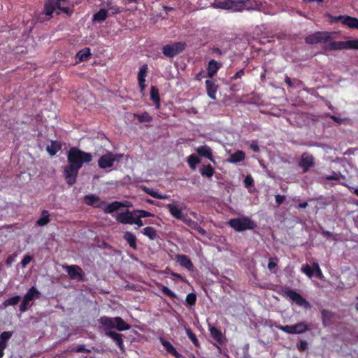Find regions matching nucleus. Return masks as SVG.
<instances>
[{
    "label": "nucleus",
    "mask_w": 358,
    "mask_h": 358,
    "mask_svg": "<svg viewBox=\"0 0 358 358\" xmlns=\"http://www.w3.org/2000/svg\"><path fill=\"white\" fill-rule=\"evenodd\" d=\"M305 41L308 44H317L323 43L324 44V49L325 50H341V49L331 48V44L334 43H344V41H334L331 39V34L327 31H317L310 34L305 38Z\"/></svg>",
    "instance_id": "nucleus-1"
},
{
    "label": "nucleus",
    "mask_w": 358,
    "mask_h": 358,
    "mask_svg": "<svg viewBox=\"0 0 358 358\" xmlns=\"http://www.w3.org/2000/svg\"><path fill=\"white\" fill-rule=\"evenodd\" d=\"M92 155L90 152L81 150L77 147H72L67 152L68 163L81 169L84 163H90Z\"/></svg>",
    "instance_id": "nucleus-2"
},
{
    "label": "nucleus",
    "mask_w": 358,
    "mask_h": 358,
    "mask_svg": "<svg viewBox=\"0 0 358 358\" xmlns=\"http://www.w3.org/2000/svg\"><path fill=\"white\" fill-rule=\"evenodd\" d=\"M228 225L239 232L245 230H252L257 227V224L248 217L231 219L228 222Z\"/></svg>",
    "instance_id": "nucleus-3"
},
{
    "label": "nucleus",
    "mask_w": 358,
    "mask_h": 358,
    "mask_svg": "<svg viewBox=\"0 0 358 358\" xmlns=\"http://www.w3.org/2000/svg\"><path fill=\"white\" fill-rule=\"evenodd\" d=\"M187 47L185 42H175L173 44H167L163 46L162 53L169 58H173L181 53Z\"/></svg>",
    "instance_id": "nucleus-4"
},
{
    "label": "nucleus",
    "mask_w": 358,
    "mask_h": 358,
    "mask_svg": "<svg viewBox=\"0 0 358 358\" xmlns=\"http://www.w3.org/2000/svg\"><path fill=\"white\" fill-rule=\"evenodd\" d=\"M275 328L287 334H303L309 330L308 325L305 322L296 323L294 325L282 326L281 324L275 325Z\"/></svg>",
    "instance_id": "nucleus-5"
},
{
    "label": "nucleus",
    "mask_w": 358,
    "mask_h": 358,
    "mask_svg": "<svg viewBox=\"0 0 358 358\" xmlns=\"http://www.w3.org/2000/svg\"><path fill=\"white\" fill-rule=\"evenodd\" d=\"M283 295L288 297L291 301L294 302L297 306L305 308H310V304L300 294L296 291L287 288L282 291Z\"/></svg>",
    "instance_id": "nucleus-6"
},
{
    "label": "nucleus",
    "mask_w": 358,
    "mask_h": 358,
    "mask_svg": "<svg viewBox=\"0 0 358 358\" xmlns=\"http://www.w3.org/2000/svg\"><path fill=\"white\" fill-rule=\"evenodd\" d=\"M170 214L176 219L182 220L184 218L182 210L186 209V206L178 201H173L166 206Z\"/></svg>",
    "instance_id": "nucleus-7"
},
{
    "label": "nucleus",
    "mask_w": 358,
    "mask_h": 358,
    "mask_svg": "<svg viewBox=\"0 0 358 358\" xmlns=\"http://www.w3.org/2000/svg\"><path fill=\"white\" fill-rule=\"evenodd\" d=\"M80 169L78 167L69 163L64 167V178L69 185L71 186L76 183Z\"/></svg>",
    "instance_id": "nucleus-8"
},
{
    "label": "nucleus",
    "mask_w": 358,
    "mask_h": 358,
    "mask_svg": "<svg viewBox=\"0 0 358 358\" xmlns=\"http://www.w3.org/2000/svg\"><path fill=\"white\" fill-rule=\"evenodd\" d=\"M242 7L247 10L264 11L266 2L261 0H242Z\"/></svg>",
    "instance_id": "nucleus-9"
},
{
    "label": "nucleus",
    "mask_w": 358,
    "mask_h": 358,
    "mask_svg": "<svg viewBox=\"0 0 358 358\" xmlns=\"http://www.w3.org/2000/svg\"><path fill=\"white\" fill-rule=\"evenodd\" d=\"M65 268L71 279H78L80 281L84 280L85 273H83L82 268L79 266H66Z\"/></svg>",
    "instance_id": "nucleus-10"
},
{
    "label": "nucleus",
    "mask_w": 358,
    "mask_h": 358,
    "mask_svg": "<svg viewBox=\"0 0 358 358\" xmlns=\"http://www.w3.org/2000/svg\"><path fill=\"white\" fill-rule=\"evenodd\" d=\"M117 158L115 155L111 152H108L106 155H102L98 160V166L101 169L110 168L113 166L114 162Z\"/></svg>",
    "instance_id": "nucleus-11"
},
{
    "label": "nucleus",
    "mask_w": 358,
    "mask_h": 358,
    "mask_svg": "<svg viewBox=\"0 0 358 358\" xmlns=\"http://www.w3.org/2000/svg\"><path fill=\"white\" fill-rule=\"evenodd\" d=\"M135 215L134 210L130 211L127 209L124 212L117 213L116 220L121 224H133Z\"/></svg>",
    "instance_id": "nucleus-12"
},
{
    "label": "nucleus",
    "mask_w": 358,
    "mask_h": 358,
    "mask_svg": "<svg viewBox=\"0 0 358 358\" xmlns=\"http://www.w3.org/2000/svg\"><path fill=\"white\" fill-rule=\"evenodd\" d=\"M207 95L212 100H216V94L219 89V85L216 84V81L212 78L208 79L205 82Z\"/></svg>",
    "instance_id": "nucleus-13"
},
{
    "label": "nucleus",
    "mask_w": 358,
    "mask_h": 358,
    "mask_svg": "<svg viewBox=\"0 0 358 358\" xmlns=\"http://www.w3.org/2000/svg\"><path fill=\"white\" fill-rule=\"evenodd\" d=\"M333 49L358 50V39L348 40L344 43H334L331 44Z\"/></svg>",
    "instance_id": "nucleus-14"
},
{
    "label": "nucleus",
    "mask_w": 358,
    "mask_h": 358,
    "mask_svg": "<svg viewBox=\"0 0 358 358\" xmlns=\"http://www.w3.org/2000/svg\"><path fill=\"white\" fill-rule=\"evenodd\" d=\"M299 166L303 169L304 173L307 172L309 169L314 165V157L308 153H303L299 163Z\"/></svg>",
    "instance_id": "nucleus-15"
},
{
    "label": "nucleus",
    "mask_w": 358,
    "mask_h": 358,
    "mask_svg": "<svg viewBox=\"0 0 358 358\" xmlns=\"http://www.w3.org/2000/svg\"><path fill=\"white\" fill-rule=\"evenodd\" d=\"M222 67V63L218 62L215 59H211L208 62L206 68L207 73L206 77L212 78L216 75L220 69Z\"/></svg>",
    "instance_id": "nucleus-16"
},
{
    "label": "nucleus",
    "mask_w": 358,
    "mask_h": 358,
    "mask_svg": "<svg viewBox=\"0 0 358 358\" xmlns=\"http://www.w3.org/2000/svg\"><path fill=\"white\" fill-rule=\"evenodd\" d=\"M208 330L211 337L220 345L224 343V336L220 329L214 327L213 325L208 324Z\"/></svg>",
    "instance_id": "nucleus-17"
},
{
    "label": "nucleus",
    "mask_w": 358,
    "mask_h": 358,
    "mask_svg": "<svg viewBox=\"0 0 358 358\" xmlns=\"http://www.w3.org/2000/svg\"><path fill=\"white\" fill-rule=\"evenodd\" d=\"M102 208H101L104 211L105 213L110 214L115 211L119 210L121 207H124V205L120 201H113L111 203L108 204L106 201H102Z\"/></svg>",
    "instance_id": "nucleus-18"
},
{
    "label": "nucleus",
    "mask_w": 358,
    "mask_h": 358,
    "mask_svg": "<svg viewBox=\"0 0 358 358\" xmlns=\"http://www.w3.org/2000/svg\"><path fill=\"white\" fill-rule=\"evenodd\" d=\"M85 203L90 206H93L97 208H102V201L100 198L95 194H88L84 196Z\"/></svg>",
    "instance_id": "nucleus-19"
},
{
    "label": "nucleus",
    "mask_w": 358,
    "mask_h": 358,
    "mask_svg": "<svg viewBox=\"0 0 358 358\" xmlns=\"http://www.w3.org/2000/svg\"><path fill=\"white\" fill-rule=\"evenodd\" d=\"M338 19L341 20V24L347 26L350 29H358V19L354 17H351L349 15H341L338 17Z\"/></svg>",
    "instance_id": "nucleus-20"
},
{
    "label": "nucleus",
    "mask_w": 358,
    "mask_h": 358,
    "mask_svg": "<svg viewBox=\"0 0 358 358\" xmlns=\"http://www.w3.org/2000/svg\"><path fill=\"white\" fill-rule=\"evenodd\" d=\"M181 221L191 229L196 230L199 234L205 235L206 234V230L203 229L196 221L186 217H184L183 220Z\"/></svg>",
    "instance_id": "nucleus-21"
},
{
    "label": "nucleus",
    "mask_w": 358,
    "mask_h": 358,
    "mask_svg": "<svg viewBox=\"0 0 358 358\" xmlns=\"http://www.w3.org/2000/svg\"><path fill=\"white\" fill-rule=\"evenodd\" d=\"M176 259L177 262L180 264V265L188 271H192L194 268V265L189 258L185 255H177L176 256Z\"/></svg>",
    "instance_id": "nucleus-22"
},
{
    "label": "nucleus",
    "mask_w": 358,
    "mask_h": 358,
    "mask_svg": "<svg viewBox=\"0 0 358 358\" xmlns=\"http://www.w3.org/2000/svg\"><path fill=\"white\" fill-rule=\"evenodd\" d=\"M160 342L168 353L173 355L176 358H184L181 354L178 352L176 349L173 347V345L169 341H166L164 338H161Z\"/></svg>",
    "instance_id": "nucleus-23"
},
{
    "label": "nucleus",
    "mask_w": 358,
    "mask_h": 358,
    "mask_svg": "<svg viewBox=\"0 0 358 358\" xmlns=\"http://www.w3.org/2000/svg\"><path fill=\"white\" fill-rule=\"evenodd\" d=\"M58 3L55 2V0H45L43 10L45 14L49 17V19L52 17V13L56 8L58 9Z\"/></svg>",
    "instance_id": "nucleus-24"
},
{
    "label": "nucleus",
    "mask_w": 358,
    "mask_h": 358,
    "mask_svg": "<svg viewBox=\"0 0 358 358\" xmlns=\"http://www.w3.org/2000/svg\"><path fill=\"white\" fill-rule=\"evenodd\" d=\"M123 239L127 243L131 248L134 250L137 249V238L134 234L131 231H125L123 234Z\"/></svg>",
    "instance_id": "nucleus-25"
},
{
    "label": "nucleus",
    "mask_w": 358,
    "mask_h": 358,
    "mask_svg": "<svg viewBox=\"0 0 358 358\" xmlns=\"http://www.w3.org/2000/svg\"><path fill=\"white\" fill-rule=\"evenodd\" d=\"M196 152L200 157H206L210 160L213 162H215V160L213 157L212 150L208 145H202L199 146L196 148Z\"/></svg>",
    "instance_id": "nucleus-26"
},
{
    "label": "nucleus",
    "mask_w": 358,
    "mask_h": 358,
    "mask_svg": "<svg viewBox=\"0 0 358 358\" xmlns=\"http://www.w3.org/2000/svg\"><path fill=\"white\" fill-rule=\"evenodd\" d=\"M150 99L154 103L156 109L160 108V96L159 89L152 85L150 87Z\"/></svg>",
    "instance_id": "nucleus-27"
},
{
    "label": "nucleus",
    "mask_w": 358,
    "mask_h": 358,
    "mask_svg": "<svg viewBox=\"0 0 358 358\" xmlns=\"http://www.w3.org/2000/svg\"><path fill=\"white\" fill-rule=\"evenodd\" d=\"M62 145L61 142L58 141H51L50 145L47 146L46 150L50 155L54 156L62 149Z\"/></svg>",
    "instance_id": "nucleus-28"
},
{
    "label": "nucleus",
    "mask_w": 358,
    "mask_h": 358,
    "mask_svg": "<svg viewBox=\"0 0 358 358\" xmlns=\"http://www.w3.org/2000/svg\"><path fill=\"white\" fill-rule=\"evenodd\" d=\"M321 315L324 327H327L331 323V320L334 317V313L331 310L326 309L321 310Z\"/></svg>",
    "instance_id": "nucleus-29"
},
{
    "label": "nucleus",
    "mask_w": 358,
    "mask_h": 358,
    "mask_svg": "<svg viewBox=\"0 0 358 358\" xmlns=\"http://www.w3.org/2000/svg\"><path fill=\"white\" fill-rule=\"evenodd\" d=\"M13 331H3L0 334V349L4 352L8 340L12 337Z\"/></svg>",
    "instance_id": "nucleus-30"
},
{
    "label": "nucleus",
    "mask_w": 358,
    "mask_h": 358,
    "mask_svg": "<svg viewBox=\"0 0 358 358\" xmlns=\"http://www.w3.org/2000/svg\"><path fill=\"white\" fill-rule=\"evenodd\" d=\"M41 296L40 292L35 287H31L27 292L24 294V298L25 300L30 302L31 301L34 300V299H38Z\"/></svg>",
    "instance_id": "nucleus-31"
},
{
    "label": "nucleus",
    "mask_w": 358,
    "mask_h": 358,
    "mask_svg": "<svg viewBox=\"0 0 358 358\" xmlns=\"http://www.w3.org/2000/svg\"><path fill=\"white\" fill-rule=\"evenodd\" d=\"M245 158V152L242 150H237L231 155L228 161L231 163H238L243 162Z\"/></svg>",
    "instance_id": "nucleus-32"
},
{
    "label": "nucleus",
    "mask_w": 358,
    "mask_h": 358,
    "mask_svg": "<svg viewBox=\"0 0 358 358\" xmlns=\"http://www.w3.org/2000/svg\"><path fill=\"white\" fill-rule=\"evenodd\" d=\"M141 233L151 241H154L157 238V231L152 227H146L143 228L141 230Z\"/></svg>",
    "instance_id": "nucleus-33"
},
{
    "label": "nucleus",
    "mask_w": 358,
    "mask_h": 358,
    "mask_svg": "<svg viewBox=\"0 0 358 358\" xmlns=\"http://www.w3.org/2000/svg\"><path fill=\"white\" fill-rule=\"evenodd\" d=\"M90 55V49L89 48H85L76 54V59H78L79 62H84L88 60Z\"/></svg>",
    "instance_id": "nucleus-34"
},
{
    "label": "nucleus",
    "mask_w": 358,
    "mask_h": 358,
    "mask_svg": "<svg viewBox=\"0 0 358 358\" xmlns=\"http://www.w3.org/2000/svg\"><path fill=\"white\" fill-rule=\"evenodd\" d=\"M99 324H101L103 327L107 329H114L115 328V321L114 318H111L107 316H102L99 320Z\"/></svg>",
    "instance_id": "nucleus-35"
},
{
    "label": "nucleus",
    "mask_w": 358,
    "mask_h": 358,
    "mask_svg": "<svg viewBox=\"0 0 358 358\" xmlns=\"http://www.w3.org/2000/svg\"><path fill=\"white\" fill-rule=\"evenodd\" d=\"M115 328L118 331H124L130 329V325L127 324L120 317H114Z\"/></svg>",
    "instance_id": "nucleus-36"
},
{
    "label": "nucleus",
    "mask_w": 358,
    "mask_h": 358,
    "mask_svg": "<svg viewBox=\"0 0 358 358\" xmlns=\"http://www.w3.org/2000/svg\"><path fill=\"white\" fill-rule=\"evenodd\" d=\"M50 221V214L48 210H43L41 211V217L36 221V226H45L48 224Z\"/></svg>",
    "instance_id": "nucleus-37"
},
{
    "label": "nucleus",
    "mask_w": 358,
    "mask_h": 358,
    "mask_svg": "<svg viewBox=\"0 0 358 358\" xmlns=\"http://www.w3.org/2000/svg\"><path fill=\"white\" fill-rule=\"evenodd\" d=\"M199 171L203 176L209 178H212L215 173V171L210 164L202 165L199 169Z\"/></svg>",
    "instance_id": "nucleus-38"
},
{
    "label": "nucleus",
    "mask_w": 358,
    "mask_h": 358,
    "mask_svg": "<svg viewBox=\"0 0 358 358\" xmlns=\"http://www.w3.org/2000/svg\"><path fill=\"white\" fill-rule=\"evenodd\" d=\"M143 190L147 193L148 194L150 195L153 198L158 199H164L168 198V196L166 194H162L159 193L158 192L155 191L153 189L144 186L143 187Z\"/></svg>",
    "instance_id": "nucleus-39"
},
{
    "label": "nucleus",
    "mask_w": 358,
    "mask_h": 358,
    "mask_svg": "<svg viewBox=\"0 0 358 358\" xmlns=\"http://www.w3.org/2000/svg\"><path fill=\"white\" fill-rule=\"evenodd\" d=\"M108 17V10L106 9H100L97 13L93 15V20L101 22H103Z\"/></svg>",
    "instance_id": "nucleus-40"
},
{
    "label": "nucleus",
    "mask_w": 358,
    "mask_h": 358,
    "mask_svg": "<svg viewBox=\"0 0 358 358\" xmlns=\"http://www.w3.org/2000/svg\"><path fill=\"white\" fill-rule=\"evenodd\" d=\"M148 67L147 64L142 65L138 73L137 79L138 81H145V78L148 74Z\"/></svg>",
    "instance_id": "nucleus-41"
},
{
    "label": "nucleus",
    "mask_w": 358,
    "mask_h": 358,
    "mask_svg": "<svg viewBox=\"0 0 358 358\" xmlns=\"http://www.w3.org/2000/svg\"><path fill=\"white\" fill-rule=\"evenodd\" d=\"M20 296L18 295L12 296L6 300H5L3 303V306L6 308L8 306H15L17 305L20 301Z\"/></svg>",
    "instance_id": "nucleus-42"
},
{
    "label": "nucleus",
    "mask_w": 358,
    "mask_h": 358,
    "mask_svg": "<svg viewBox=\"0 0 358 358\" xmlns=\"http://www.w3.org/2000/svg\"><path fill=\"white\" fill-rule=\"evenodd\" d=\"M187 162H188L190 168L192 169H194L196 167V165L199 164L201 162V160L197 156L192 154L188 157Z\"/></svg>",
    "instance_id": "nucleus-43"
},
{
    "label": "nucleus",
    "mask_w": 358,
    "mask_h": 358,
    "mask_svg": "<svg viewBox=\"0 0 358 358\" xmlns=\"http://www.w3.org/2000/svg\"><path fill=\"white\" fill-rule=\"evenodd\" d=\"M242 4H243L242 0H232L231 10L232 12L243 11V8L242 7Z\"/></svg>",
    "instance_id": "nucleus-44"
},
{
    "label": "nucleus",
    "mask_w": 358,
    "mask_h": 358,
    "mask_svg": "<svg viewBox=\"0 0 358 358\" xmlns=\"http://www.w3.org/2000/svg\"><path fill=\"white\" fill-rule=\"evenodd\" d=\"M185 331L190 339V341L192 342V343L196 346L198 347L199 345V342L196 336V335L192 332V329L189 327L185 328Z\"/></svg>",
    "instance_id": "nucleus-45"
},
{
    "label": "nucleus",
    "mask_w": 358,
    "mask_h": 358,
    "mask_svg": "<svg viewBox=\"0 0 358 358\" xmlns=\"http://www.w3.org/2000/svg\"><path fill=\"white\" fill-rule=\"evenodd\" d=\"M135 116L140 122H150L152 120V116L146 111L141 115H136Z\"/></svg>",
    "instance_id": "nucleus-46"
},
{
    "label": "nucleus",
    "mask_w": 358,
    "mask_h": 358,
    "mask_svg": "<svg viewBox=\"0 0 358 358\" xmlns=\"http://www.w3.org/2000/svg\"><path fill=\"white\" fill-rule=\"evenodd\" d=\"M231 3L232 0H224L217 3L216 7L224 9V10H230L231 9Z\"/></svg>",
    "instance_id": "nucleus-47"
},
{
    "label": "nucleus",
    "mask_w": 358,
    "mask_h": 358,
    "mask_svg": "<svg viewBox=\"0 0 358 358\" xmlns=\"http://www.w3.org/2000/svg\"><path fill=\"white\" fill-rule=\"evenodd\" d=\"M106 6L108 10L110 11L113 15L120 13L122 9L112 2H107Z\"/></svg>",
    "instance_id": "nucleus-48"
},
{
    "label": "nucleus",
    "mask_w": 358,
    "mask_h": 358,
    "mask_svg": "<svg viewBox=\"0 0 358 358\" xmlns=\"http://www.w3.org/2000/svg\"><path fill=\"white\" fill-rule=\"evenodd\" d=\"M161 291L163 294H166L171 299H176L177 297L176 294L173 292L164 285H161Z\"/></svg>",
    "instance_id": "nucleus-49"
},
{
    "label": "nucleus",
    "mask_w": 358,
    "mask_h": 358,
    "mask_svg": "<svg viewBox=\"0 0 358 358\" xmlns=\"http://www.w3.org/2000/svg\"><path fill=\"white\" fill-rule=\"evenodd\" d=\"M134 213L136 215L140 217L141 218L147 217H154V214L146 211L145 210H134Z\"/></svg>",
    "instance_id": "nucleus-50"
},
{
    "label": "nucleus",
    "mask_w": 358,
    "mask_h": 358,
    "mask_svg": "<svg viewBox=\"0 0 358 358\" xmlns=\"http://www.w3.org/2000/svg\"><path fill=\"white\" fill-rule=\"evenodd\" d=\"M185 301H186L187 303L191 306L195 305L196 301V294L194 293L188 294L186 296Z\"/></svg>",
    "instance_id": "nucleus-51"
},
{
    "label": "nucleus",
    "mask_w": 358,
    "mask_h": 358,
    "mask_svg": "<svg viewBox=\"0 0 358 358\" xmlns=\"http://www.w3.org/2000/svg\"><path fill=\"white\" fill-rule=\"evenodd\" d=\"M301 271L304 273L309 278L313 275V267L312 268L310 265L306 264L301 268Z\"/></svg>",
    "instance_id": "nucleus-52"
},
{
    "label": "nucleus",
    "mask_w": 358,
    "mask_h": 358,
    "mask_svg": "<svg viewBox=\"0 0 358 358\" xmlns=\"http://www.w3.org/2000/svg\"><path fill=\"white\" fill-rule=\"evenodd\" d=\"M106 335L111 338L115 343L122 338V335L112 331H106Z\"/></svg>",
    "instance_id": "nucleus-53"
},
{
    "label": "nucleus",
    "mask_w": 358,
    "mask_h": 358,
    "mask_svg": "<svg viewBox=\"0 0 358 358\" xmlns=\"http://www.w3.org/2000/svg\"><path fill=\"white\" fill-rule=\"evenodd\" d=\"M71 352H87V353H90L91 352L90 350H88L87 348H85V345H79L78 347L71 350Z\"/></svg>",
    "instance_id": "nucleus-54"
},
{
    "label": "nucleus",
    "mask_w": 358,
    "mask_h": 358,
    "mask_svg": "<svg viewBox=\"0 0 358 358\" xmlns=\"http://www.w3.org/2000/svg\"><path fill=\"white\" fill-rule=\"evenodd\" d=\"M32 257L30 255H26L24 257V258L22 259L20 264L22 268L26 267L30 262L32 260Z\"/></svg>",
    "instance_id": "nucleus-55"
},
{
    "label": "nucleus",
    "mask_w": 358,
    "mask_h": 358,
    "mask_svg": "<svg viewBox=\"0 0 358 358\" xmlns=\"http://www.w3.org/2000/svg\"><path fill=\"white\" fill-rule=\"evenodd\" d=\"M313 272H315V275L317 277L320 278L322 275V271L319 266V264L316 262L313 264Z\"/></svg>",
    "instance_id": "nucleus-56"
},
{
    "label": "nucleus",
    "mask_w": 358,
    "mask_h": 358,
    "mask_svg": "<svg viewBox=\"0 0 358 358\" xmlns=\"http://www.w3.org/2000/svg\"><path fill=\"white\" fill-rule=\"evenodd\" d=\"M29 302L23 297L22 301L20 305V310L22 313L25 312L28 309Z\"/></svg>",
    "instance_id": "nucleus-57"
},
{
    "label": "nucleus",
    "mask_w": 358,
    "mask_h": 358,
    "mask_svg": "<svg viewBox=\"0 0 358 358\" xmlns=\"http://www.w3.org/2000/svg\"><path fill=\"white\" fill-rule=\"evenodd\" d=\"M58 9L68 15H71L73 13V10L68 6H58Z\"/></svg>",
    "instance_id": "nucleus-58"
},
{
    "label": "nucleus",
    "mask_w": 358,
    "mask_h": 358,
    "mask_svg": "<svg viewBox=\"0 0 358 358\" xmlns=\"http://www.w3.org/2000/svg\"><path fill=\"white\" fill-rule=\"evenodd\" d=\"M245 75V70L244 69H242L241 70H239L238 71H237L234 76H233L232 77H231V80H235L238 78H242V76H243Z\"/></svg>",
    "instance_id": "nucleus-59"
},
{
    "label": "nucleus",
    "mask_w": 358,
    "mask_h": 358,
    "mask_svg": "<svg viewBox=\"0 0 358 358\" xmlns=\"http://www.w3.org/2000/svg\"><path fill=\"white\" fill-rule=\"evenodd\" d=\"M15 257H16L15 254H12V255H10L7 257V259L6 260V264L7 266H10L12 265V264L15 261Z\"/></svg>",
    "instance_id": "nucleus-60"
},
{
    "label": "nucleus",
    "mask_w": 358,
    "mask_h": 358,
    "mask_svg": "<svg viewBox=\"0 0 358 358\" xmlns=\"http://www.w3.org/2000/svg\"><path fill=\"white\" fill-rule=\"evenodd\" d=\"M141 219L142 218H141L138 215H135L134 219L133 220V224H134L137 225L138 227L143 226L144 224Z\"/></svg>",
    "instance_id": "nucleus-61"
},
{
    "label": "nucleus",
    "mask_w": 358,
    "mask_h": 358,
    "mask_svg": "<svg viewBox=\"0 0 358 358\" xmlns=\"http://www.w3.org/2000/svg\"><path fill=\"white\" fill-rule=\"evenodd\" d=\"M285 196L277 194L275 195V202L277 205L279 206H280L285 200Z\"/></svg>",
    "instance_id": "nucleus-62"
},
{
    "label": "nucleus",
    "mask_w": 358,
    "mask_h": 358,
    "mask_svg": "<svg viewBox=\"0 0 358 358\" xmlns=\"http://www.w3.org/2000/svg\"><path fill=\"white\" fill-rule=\"evenodd\" d=\"M308 348V343L306 341H301L298 345V350L299 351H305Z\"/></svg>",
    "instance_id": "nucleus-63"
},
{
    "label": "nucleus",
    "mask_w": 358,
    "mask_h": 358,
    "mask_svg": "<svg viewBox=\"0 0 358 358\" xmlns=\"http://www.w3.org/2000/svg\"><path fill=\"white\" fill-rule=\"evenodd\" d=\"M250 149L255 152H258L260 150L257 141H252V143L250 145Z\"/></svg>",
    "instance_id": "nucleus-64"
}]
</instances>
